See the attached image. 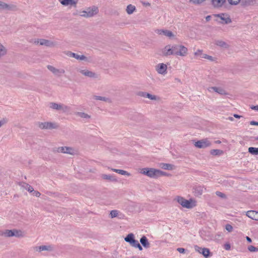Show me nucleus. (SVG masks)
<instances>
[{"label": "nucleus", "instance_id": "nucleus-56", "mask_svg": "<svg viewBox=\"0 0 258 258\" xmlns=\"http://www.w3.org/2000/svg\"><path fill=\"white\" fill-rule=\"evenodd\" d=\"M147 94V93L146 92H141L139 93V95L141 96H143L144 97H146V94Z\"/></svg>", "mask_w": 258, "mask_h": 258}, {"label": "nucleus", "instance_id": "nucleus-23", "mask_svg": "<svg viewBox=\"0 0 258 258\" xmlns=\"http://www.w3.org/2000/svg\"><path fill=\"white\" fill-rule=\"evenodd\" d=\"M158 33L160 35H163L166 36L171 37L174 36L173 33L169 30H158Z\"/></svg>", "mask_w": 258, "mask_h": 258}, {"label": "nucleus", "instance_id": "nucleus-52", "mask_svg": "<svg viewBox=\"0 0 258 258\" xmlns=\"http://www.w3.org/2000/svg\"><path fill=\"white\" fill-rule=\"evenodd\" d=\"M231 246L229 243H226L224 244V248L226 250H229L230 249Z\"/></svg>", "mask_w": 258, "mask_h": 258}, {"label": "nucleus", "instance_id": "nucleus-15", "mask_svg": "<svg viewBox=\"0 0 258 258\" xmlns=\"http://www.w3.org/2000/svg\"><path fill=\"white\" fill-rule=\"evenodd\" d=\"M167 69V67L165 64L161 63L157 66L156 70L159 74L163 75L166 73Z\"/></svg>", "mask_w": 258, "mask_h": 258}, {"label": "nucleus", "instance_id": "nucleus-17", "mask_svg": "<svg viewBox=\"0 0 258 258\" xmlns=\"http://www.w3.org/2000/svg\"><path fill=\"white\" fill-rule=\"evenodd\" d=\"M226 0H211V5L214 8H219L223 6Z\"/></svg>", "mask_w": 258, "mask_h": 258}, {"label": "nucleus", "instance_id": "nucleus-29", "mask_svg": "<svg viewBox=\"0 0 258 258\" xmlns=\"http://www.w3.org/2000/svg\"><path fill=\"white\" fill-rule=\"evenodd\" d=\"M135 236L134 234L130 233L128 234L124 238V240L126 242L129 243L130 244L134 240Z\"/></svg>", "mask_w": 258, "mask_h": 258}, {"label": "nucleus", "instance_id": "nucleus-41", "mask_svg": "<svg viewBox=\"0 0 258 258\" xmlns=\"http://www.w3.org/2000/svg\"><path fill=\"white\" fill-rule=\"evenodd\" d=\"M118 211L117 210H112L110 211V216L111 218L116 217L118 216Z\"/></svg>", "mask_w": 258, "mask_h": 258}, {"label": "nucleus", "instance_id": "nucleus-5", "mask_svg": "<svg viewBox=\"0 0 258 258\" xmlns=\"http://www.w3.org/2000/svg\"><path fill=\"white\" fill-rule=\"evenodd\" d=\"M176 199L177 202L184 208L190 209L196 206L195 201L191 199L187 200L181 197H177Z\"/></svg>", "mask_w": 258, "mask_h": 258}, {"label": "nucleus", "instance_id": "nucleus-37", "mask_svg": "<svg viewBox=\"0 0 258 258\" xmlns=\"http://www.w3.org/2000/svg\"><path fill=\"white\" fill-rule=\"evenodd\" d=\"M93 97L95 100H101V101H105V102L110 101V99L108 98H106L105 97L94 95Z\"/></svg>", "mask_w": 258, "mask_h": 258}, {"label": "nucleus", "instance_id": "nucleus-62", "mask_svg": "<svg viewBox=\"0 0 258 258\" xmlns=\"http://www.w3.org/2000/svg\"><path fill=\"white\" fill-rule=\"evenodd\" d=\"M211 16L210 15H208L206 17V20L207 21H209L211 20Z\"/></svg>", "mask_w": 258, "mask_h": 258}, {"label": "nucleus", "instance_id": "nucleus-20", "mask_svg": "<svg viewBox=\"0 0 258 258\" xmlns=\"http://www.w3.org/2000/svg\"><path fill=\"white\" fill-rule=\"evenodd\" d=\"M209 90L210 92L214 91L221 95L227 94V93L225 92V91L220 87H211L209 88Z\"/></svg>", "mask_w": 258, "mask_h": 258}, {"label": "nucleus", "instance_id": "nucleus-9", "mask_svg": "<svg viewBox=\"0 0 258 258\" xmlns=\"http://www.w3.org/2000/svg\"><path fill=\"white\" fill-rule=\"evenodd\" d=\"M211 145V142L207 139L198 141L195 144L196 147L200 149L207 148L210 146Z\"/></svg>", "mask_w": 258, "mask_h": 258}, {"label": "nucleus", "instance_id": "nucleus-27", "mask_svg": "<svg viewBox=\"0 0 258 258\" xmlns=\"http://www.w3.org/2000/svg\"><path fill=\"white\" fill-rule=\"evenodd\" d=\"M248 152L252 155H258V148L249 147L248 148Z\"/></svg>", "mask_w": 258, "mask_h": 258}, {"label": "nucleus", "instance_id": "nucleus-1", "mask_svg": "<svg viewBox=\"0 0 258 258\" xmlns=\"http://www.w3.org/2000/svg\"><path fill=\"white\" fill-rule=\"evenodd\" d=\"M173 55L185 56L187 54V48L183 45L174 44L172 45Z\"/></svg>", "mask_w": 258, "mask_h": 258}, {"label": "nucleus", "instance_id": "nucleus-54", "mask_svg": "<svg viewBox=\"0 0 258 258\" xmlns=\"http://www.w3.org/2000/svg\"><path fill=\"white\" fill-rule=\"evenodd\" d=\"M250 108L252 110L258 111V105L255 106L251 105L250 106Z\"/></svg>", "mask_w": 258, "mask_h": 258}, {"label": "nucleus", "instance_id": "nucleus-61", "mask_svg": "<svg viewBox=\"0 0 258 258\" xmlns=\"http://www.w3.org/2000/svg\"><path fill=\"white\" fill-rule=\"evenodd\" d=\"M136 248H138L140 250H143V247L140 243L139 244V245L137 246V247Z\"/></svg>", "mask_w": 258, "mask_h": 258}, {"label": "nucleus", "instance_id": "nucleus-33", "mask_svg": "<svg viewBox=\"0 0 258 258\" xmlns=\"http://www.w3.org/2000/svg\"><path fill=\"white\" fill-rule=\"evenodd\" d=\"M7 50L5 47L0 43V57L3 56L7 54Z\"/></svg>", "mask_w": 258, "mask_h": 258}, {"label": "nucleus", "instance_id": "nucleus-32", "mask_svg": "<svg viewBox=\"0 0 258 258\" xmlns=\"http://www.w3.org/2000/svg\"><path fill=\"white\" fill-rule=\"evenodd\" d=\"M210 153L212 155H220L223 153V151L219 149H213L210 151Z\"/></svg>", "mask_w": 258, "mask_h": 258}, {"label": "nucleus", "instance_id": "nucleus-36", "mask_svg": "<svg viewBox=\"0 0 258 258\" xmlns=\"http://www.w3.org/2000/svg\"><path fill=\"white\" fill-rule=\"evenodd\" d=\"M14 236L17 237H23V232L20 230L14 229Z\"/></svg>", "mask_w": 258, "mask_h": 258}, {"label": "nucleus", "instance_id": "nucleus-21", "mask_svg": "<svg viewBox=\"0 0 258 258\" xmlns=\"http://www.w3.org/2000/svg\"><path fill=\"white\" fill-rule=\"evenodd\" d=\"M47 68L50 71H51L54 75H58L59 73L63 74L64 73V70H60L57 69H56L54 67L50 65H48L47 66Z\"/></svg>", "mask_w": 258, "mask_h": 258}, {"label": "nucleus", "instance_id": "nucleus-46", "mask_svg": "<svg viewBox=\"0 0 258 258\" xmlns=\"http://www.w3.org/2000/svg\"><path fill=\"white\" fill-rule=\"evenodd\" d=\"M201 58H206L210 60H213V57L212 56L207 55L206 54H202V56H201Z\"/></svg>", "mask_w": 258, "mask_h": 258}, {"label": "nucleus", "instance_id": "nucleus-26", "mask_svg": "<svg viewBox=\"0 0 258 258\" xmlns=\"http://www.w3.org/2000/svg\"><path fill=\"white\" fill-rule=\"evenodd\" d=\"M60 2L63 6H73L76 4V2L74 0H61Z\"/></svg>", "mask_w": 258, "mask_h": 258}, {"label": "nucleus", "instance_id": "nucleus-48", "mask_svg": "<svg viewBox=\"0 0 258 258\" xmlns=\"http://www.w3.org/2000/svg\"><path fill=\"white\" fill-rule=\"evenodd\" d=\"M139 243H140L139 242V241L138 240H137L135 239H134V240L131 242V243L130 244L132 246H134L135 247H137Z\"/></svg>", "mask_w": 258, "mask_h": 258}, {"label": "nucleus", "instance_id": "nucleus-47", "mask_svg": "<svg viewBox=\"0 0 258 258\" xmlns=\"http://www.w3.org/2000/svg\"><path fill=\"white\" fill-rule=\"evenodd\" d=\"M146 97L152 100H156V96L155 95H152L148 93H147V94H146Z\"/></svg>", "mask_w": 258, "mask_h": 258}, {"label": "nucleus", "instance_id": "nucleus-39", "mask_svg": "<svg viewBox=\"0 0 258 258\" xmlns=\"http://www.w3.org/2000/svg\"><path fill=\"white\" fill-rule=\"evenodd\" d=\"M77 115L83 118L89 119L90 118V116L89 115L84 112H77Z\"/></svg>", "mask_w": 258, "mask_h": 258}, {"label": "nucleus", "instance_id": "nucleus-16", "mask_svg": "<svg viewBox=\"0 0 258 258\" xmlns=\"http://www.w3.org/2000/svg\"><path fill=\"white\" fill-rule=\"evenodd\" d=\"M216 17L219 18L221 20L223 21L222 22L224 24H229L231 22V20L229 16L225 15L224 14H219L215 15Z\"/></svg>", "mask_w": 258, "mask_h": 258}, {"label": "nucleus", "instance_id": "nucleus-51", "mask_svg": "<svg viewBox=\"0 0 258 258\" xmlns=\"http://www.w3.org/2000/svg\"><path fill=\"white\" fill-rule=\"evenodd\" d=\"M32 195L34 196L39 197L41 195V194L39 191L34 190V191L32 192Z\"/></svg>", "mask_w": 258, "mask_h": 258}, {"label": "nucleus", "instance_id": "nucleus-3", "mask_svg": "<svg viewBox=\"0 0 258 258\" xmlns=\"http://www.w3.org/2000/svg\"><path fill=\"white\" fill-rule=\"evenodd\" d=\"M52 152L54 153H62L74 155L76 153V151L72 147H55L52 149Z\"/></svg>", "mask_w": 258, "mask_h": 258}, {"label": "nucleus", "instance_id": "nucleus-44", "mask_svg": "<svg viewBox=\"0 0 258 258\" xmlns=\"http://www.w3.org/2000/svg\"><path fill=\"white\" fill-rule=\"evenodd\" d=\"M202 50L201 49H198L196 52H195V55L197 57H200L201 58V56H202V54H204V53H202Z\"/></svg>", "mask_w": 258, "mask_h": 258}, {"label": "nucleus", "instance_id": "nucleus-22", "mask_svg": "<svg viewBox=\"0 0 258 258\" xmlns=\"http://www.w3.org/2000/svg\"><path fill=\"white\" fill-rule=\"evenodd\" d=\"M140 242L144 248H148L150 247V243L149 242L147 238L145 236H143L140 238Z\"/></svg>", "mask_w": 258, "mask_h": 258}, {"label": "nucleus", "instance_id": "nucleus-43", "mask_svg": "<svg viewBox=\"0 0 258 258\" xmlns=\"http://www.w3.org/2000/svg\"><path fill=\"white\" fill-rule=\"evenodd\" d=\"M247 249L250 252H255L258 251V247H255L253 245H249Z\"/></svg>", "mask_w": 258, "mask_h": 258}, {"label": "nucleus", "instance_id": "nucleus-38", "mask_svg": "<svg viewBox=\"0 0 258 258\" xmlns=\"http://www.w3.org/2000/svg\"><path fill=\"white\" fill-rule=\"evenodd\" d=\"M23 187L30 192H32L34 191L33 187L27 183H24Z\"/></svg>", "mask_w": 258, "mask_h": 258}, {"label": "nucleus", "instance_id": "nucleus-59", "mask_svg": "<svg viewBox=\"0 0 258 258\" xmlns=\"http://www.w3.org/2000/svg\"><path fill=\"white\" fill-rule=\"evenodd\" d=\"M246 239L249 243H251L252 242L251 239L248 236H246Z\"/></svg>", "mask_w": 258, "mask_h": 258}, {"label": "nucleus", "instance_id": "nucleus-18", "mask_svg": "<svg viewBox=\"0 0 258 258\" xmlns=\"http://www.w3.org/2000/svg\"><path fill=\"white\" fill-rule=\"evenodd\" d=\"M35 43H40L41 45H45L46 46H51L52 45L53 43L48 40L44 39H37L35 40Z\"/></svg>", "mask_w": 258, "mask_h": 258}, {"label": "nucleus", "instance_id": "nucleus-25", "mask_svg": "<svg viewBox=\"0 0 258 258\" xmlns=\"http://www.w3.org/2000/svg\"><path fill=\"white\" fill-rule=\"evenodd\" d=\"M38 248L37 250L39 251H41L43 250L47 251H52L53 250V247L51 245H41L36 247Z\"/></svg>", "mask_w": 258, "mask_h": 258}, {"label": "nucleus", "instance_id": "nucleus-30", "mask_svg": "<svg viewBox=\"0 0 258 258\" xmlns=\"http://www.w3.org/2000/svg\"><path fill=\"white\" fill-rule=\"evenodd\" d=\"M136 7L132 5H128L126 9V11L128 14H132L135 11Z\"/></svg>", "mask_w": 258, "mask_h": 258}, {"label": "nucleus", "instance_id": "nucleus-45", "mask_svg": "<svg viewBox=\"0 0 258 258\" xmlns=\"http://www.w3.org/2000/svg\"><path fill=\"white\" fill-rule=\"evenodd\" d=\"M118 173L121 175H126L127 176L130 175V173H129L128 172L125 170H123L121 169H118Z\"/></svg>", "mask_w": 258, "mask_h": 258}, {"label": "nucleus", "instance_id": "nucleus-55", "mask_svg": "<svg viewBox=\"0 0 258 258\" xmlns=\"http://www.w3.org/2000/svg\"><path fill=\"white\" fill-rule=\"evenodd\" d=\"M250 124L252 125H258V122L252 120L250 122Z\"/></svg>", "mask_w": 258, "mask_h": 258}, {"label": "nucleus", "instance_id": "nucleus-53", "mask_svg": "<svg viewBox=\"0 0 258 258\" xmlns=\"http://www.w3.org/2000/svg\"><path fill=\"white\" fill-rule=\"evenodd\" d=\"M160 172H161V173H159L158 174V177H160V176H165V175H167V174L165 172H163L161 170H160Z\"/></svg>", "mask_w": 258, "mask_h": 258}, {"label": "nucleus", "instance_id": "nucleus-8", "mask_svg": "<svg viewBox=\"0 0 258 258\" xmlns=\"http://www.w3.org/2000/svg\"><path fill=\"white\" fill-rule=\"evenodd\" d=\"M195 249L196 251L202 254L205 258L209 257L212 255V253L210 252V249L207 248H202L198 245H195Z\"/></svg>", "mask_w": 258, "mask_h": 258}, {"label": "nucleus", "instance_id": "nucleus-63", "mask_svg": "<svg viewBox=\"0 0 258 258\" xmlns=\"http://www.w3.org/2000/svg\"><path fill=\"white\" fill-rule=\"evenodd\" d=\"M111 170L112 171H113L114 172H115L116 173H118V169H111Z\"/></svg>", "mask_w": 258, "mask_h": 258}, {"label": "nucleus", "instance_id": "nucleus-64", "mask_svg": "<svg viewBox=\"0 0 258 258\" xmlns=\"http://www.w3.org/2000/svg\"><path fill=\"white\" fill-rule=\"evenodd\" d=\"M228 119L229 120H231V121H233L234 119H233V118L232 117L229 116L228 118Z\"/></svg>", "mask_w": 258, "mask_h": 258}, {"label": "nucleus", "instance_id": "nucleus-40", "mask_svg": "<svg viewBox=\"0 0 258 258\" xmlns=\"http://www.w3.org/2000/svg\"><path fill=\"white\" fill-rule=\"evenodd\" d=\"M206 0H190L189 2L196 5H200L205 2Z\"/></svg>", "mask_w": 258, "mask_h": 258}, {"label": "nucleus", "instance_id": "nucleus-50", "mask_svg": "<svg viewBox=\"0 0 258 258\" xmlns=\"http://www.w3.org/2000/svg\"><path fill=\"white\" fill-rule=\"evenodd\" d=\"M186 249L184 248L178 247L177 248V251H178L180 253H184L186 251Z\"/></svg>", "mask_w": 258, "mask_h": 258}, {"label": "nucleus", "instance_id": "nucleus-19", "mask_svg": "<svg viewBox=\"0 0 258 258\" xmlns=\"http://www.w3.org/2000/svg\"><path fill=\"white\" fill-rule=\"evenodd\" d=\"M246 215L250 219L258 221V212L255 211H248L246 212Z\"/></svg>", "mask_w": 258, "mask_h": 258}, {"label": "nucleus", "instance_id": "nucleus-24", "mask_svg": "<svg viewBox=\"0 0 258 258\" xmlns=\"http://www.w3.org/2000/svg\"><path fill=\"white\" fill-rule=\"evenodd\" d=\"M101 177L105 180H107L109 181H117V179L115 178V176L113 175H109V174H102Z\"/></svg>", "mask_w": 258, "mask_h": 258}, {"label": "nucleus", "instance_id": "nucleus-4", "mask_svg": "<svg viewBox=\"0 0 258 258\" xmlns=\"http://www.w3.org/2000/svg\"><path fill=\"white\" fill-rule=\"evenodd\" d=\"M231 5L240 4L243 7L253 6L256 3V0H228Z\"/></svg>", "mask_w": 258, "mask_h": 258}, {"label": "nucleus", "instance_id": "nucleus-35", "mask_svg": "<svg viewBox=\"0 0 258 258\" xmlns=\"http://www.w3.org/2000/svg\"><path fill=\"white\" fill-rule=\"evenodd\" d=\"M6 237L14 236V229L13 230H6L3 234Z\"/></svg>", "mask_w": 258, "mask_h": 258}, {"label": "nucleus", "instance_id": "nucleus-14", "mask_svg": "<svg viewBox=\"0 0 258 258\" xmlns=\"http://www.w3.org/2000/svg\"><path fill=\"white\" fill-rule=\"evenodd\" d=\"M50 107L57 110L62 109L64 111L67 110L69 109V107L67 106H63V105L61 104L54 102L50 103Z\"/></svg>", "mask_w": 258, "mask_h": 258}, {"label": "nucleus", "instance_id": "nucleus-34", "mask_svg": "<svg viewBox=\"0 0 258 258\" xmlns=\"http://www.w3.org/2000/svg\"><path fill=\"white\" fill-rule=\"evenodd\" d=\"M216 45L218 46H219L220 47H223V48H227L228 47V45L224 41L222 40H218L216 42Z\"/></svg>", "mask_w": 258, "mask_h": 258}, {"label": "nucleus", "instance_id": "nucleus-11", "mask_svg": "<svg viewBox=\"0 0 258 258\" xmlns=\"http://www.w3.org/2000/svg\"><path fill=\"white\" fill-rule=\"evenodd\" d=\"M204 189L203 186L195 185L192 187V192L196 197H200L203 194Z\"/></svg>", "mask_w": 258, "mask_h": 258}, {"label": "nucleus", "instance_id": "nucleus-58", "mask_svg": "<svg viewBox=\"0 0 258 258\" xmlns=\"http://www.w3.org/2000/svg\"><path fill=\"white\" fill-rule=\"evenodd\" d=\"M6 123V121H5V119H3L2 120H0V127L4 125L5 123Z\"/></svg>", "mask_w": 258, "mask_h": 258}, {"label": "nucleus", "instance_id": "nucleus-13", "mask_svg": "<svg viewBox=\"0 0 258 258\" xmlns=\"http://www.w3.org/2000/svg\"><path fill=\"white\" fill-rule=\"evenodd\" d=\"M162 55L164 56H168L171 55H173L172 45H166L162 51Z\"/></svg>", "mask_w": 258, "mask_h": 258}, {"label": "nucleus", "instance_id": "nucleus-2", "mask_svg": "<svg viewBox=\"0 0 258 258\" xmlns=\"http://www.w3.org/2000/svg\"><path fill=\"white\" fill-rule=\"evenodd\" d=\"M142 174L147 175V176L157 178H158V174L161 173L160 170L152 168H143L141 172Z\"/></svg>", "mask_w": 258, "mask_h": 258}, {"label": "nucleus", "instance_id": "nucleus-28", "mask_svg": "<svg viewBox=\"0 0 258 258\" xmlns=\"http://www.w3.org/2000/svg\"><path fill=\"white\" fill-rule=\"evenodd\" d=\"M174 165L168 163H161V167L165 170H172L173 169Z\"/></svg>", "mask_w": 258, "mask_h": 258}, {"label": "nucleus", "instance_id": "nucleus-57", "mask_svg": "<svg viewBox=\"0 0 258 258\" xmlns=\"http://www.w3.org/2000/svg\"><path fill=\"white\" fill-rule=\"evenodd\" d=\"M142 3L143 6H146V7L150 6V4L148 2H142Z\"/></svg>", "mask_w": 258, "mask_h": 258}, {"label": "nucleus", "instance_id": "nucleus-49", "mask_svg": "<svg viewBox=\"0 0 258 258\" xmlns=\"http://www.w3.org/2000/svg\"><path fill=\"white\" fill-rule=\"evenodd\" d=\"M225 229L228 232H231L233 230V227L231 225L228 224L225 225Z\"/></svg>", "mask_w": 258, "mask_h": 258}, {"label": "nucleus", "instance_id": "nucleus-42", "mask_svg": "<svg viewBox=\"0 0 258 258\" xmlns=\"http://www.w3.org/2000/svg\"><path fill=\"white\" fill-rule=\"evenodd\" d=\"M216 195L220 197L222 199H227V196L225 194H224V193H222L220 191H217L216 192Z\"/></svg>", "mask_w": 258, "mask_h": 258}, {"label": "nucleus", "instance_id": "nucleus-10", "mask_svg": "<svg viewBox=\"0 0 258 258\" xmlns=\"http://www.w3.org/2000/svg\"><path fill=\"white\" fill-rule=\"evenodd\" d=\"M79 72L84 76L90 78L98 79L99 78L98 74L88 70H79Z\"/></svg>", "mask_w": 258, "mask_h": 258}, {"label": "nucleus", "instance_id": "nucleus-12", "mask_svg": "<svg viewBox=\"0 0 258 258\" xmlns=\"http://www.w3.org/2000/svg\"><path fill=\"white\" fill-rule=\"evenodd\" d=\"M66 54L69 57H74L77 59L81 60H87V57L84 55H80L77 53L74 52H72L71 51H68L66 52Z\"/></svg>", "mask_w": 258, "mask_h": 258}, {"label": "nucleus", "instance_id": "nucleus-31", "mask_svg": "<svg viewBox=\"0 0 258 258\" xmlns=\"http://www.w3.org/2000/svg\"><path fill=\"white\" fill-rule=\"evenodd\" d=\"M11 6L3 2L0 1V9L10 10Z\"/></svg>", "mask_w": 258, "mask_h": 258}, {"label": "nucleus", "instance_id": "nucleus-60", "mask_svg": "<svg viewBox=\"0 0 258 258\" xmlns=\"http://www.w3.org/2000/svg\"><path fill=\"white\" fill-rule=\"evenodd\" d=\"M233 116H234V117H235L236 118H240V117H242V116H241L240 115H238V114H234L233 115Z\"/></svg>", "mask_w": 258, "mask_h": 258}, {"label": "nucleus", "instance_id": "nucleus-6", "mask_svg": "<svg viewBox=\"0 0 258 258\" xmlns=\"http://www.w3.org/2000/svg\"><path fill=\"white\" fill-rule=\"evenodd\" d=\"M36 125L41 130H51L58 127V125L51 122H37Z\"/></svg>", "mask_w": 258, "mask_h": 258}, {"label": "nucleus", "instance_id": "nucleus-7", "mask_svg": "<svg viewBox=\"0 0 258 258\" xmlns=\"http://www.w3.org/2000/svg\"><path fill=\"white\" fill-rule=\"evenodd\" d=\"M98 13V9L96 6H93L91 8H89L86 11L82 12L81 16L88 18L91 17Z\"/></svg>", "mask_w": 258, "mask_h": 258}]
</instances>
